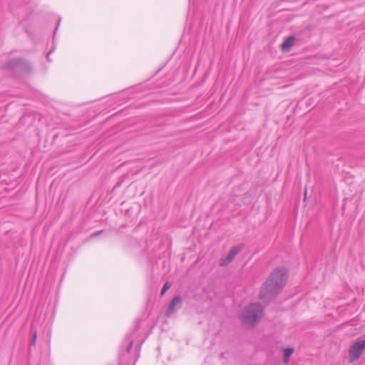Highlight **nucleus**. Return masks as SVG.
<instances>
[{
    "label": "nucleus",
    "instance_id": "nucleus-4",
    "mask_svg": "<svg viewBox=\"0 0 365 365\" xmlns=\"http://www.w3.org/2000/svg\"><path fill=\"white\" fill-rule=\"evenodd\" d=\"M365 349V339L355 342L349 349L350 362L358 359Z\"/></svg>",
    "mask_w": 365,
    "mask_h": 365
},
{
    "label": "nucleus",
    "instance_id": "nucleus-1",
    "mask_svg": "<svg viewBox=\"0 0 365 365\" xmlns=\"http://www.w3.org/2000/svg\"><path fill=\"white\" fill-rule=\"evenodd\" d=\"M145 337L140 327L136 326L125 337L122 343L120 359L126 365H135L140 356V347Z\"/></svg>",
    "mask_w": 365,
    "mask_h": 365
},
{
    "label": "nucleus",
    "instance_id": "nucleus-12",
    "mask_svg": "<svg viewBox=\"0 0 365 365\" xmlns=\"http://www.w3.org/2000/svg\"><path fill=\"white\" fill-rule=\"evenodd\" d=\"M103 231H98V232H96L95 233H93L92 235V237H96V236H98Z\"/></svg>",
    "mask_w": 365,
    "mask_h": 365
},
{
    "label": "nucleus",
    "instance_id": "nucleus-13",
    "mask_svg": "<svg viewBox=\"0 0 365 365\" xmlns=\"http://www.w3.org/2000/svg\"><path fill=\"white\" fill-rule=\"evenodd\" d=\"M51 52H52V51H51L47 54V56H46V57H47V59H48V61H50V58H49V54H50V53H51Z\"/></svg>",
    "mask_w": 365,
    "mask_h": 365
},
{
    "label": "nucleus",
    "instance_id": "nucleus-6",
    "mask_svg": "<svg viewBox=\"0 0 365 365\" xmlns=\"http://www.w3.org/2000/svg\"><path fill=\"white\" fill-rule=\"evenodd\" d=\"M241 248L237 246L232 247L229 252V254L220 259V266L221 267H226L227 266L230 262H232V260L235 259V257L237 256V255L240 252Z\"/></svg>",
    "mask_w": 365,
    "mask_h": 365
},
{
    "label": "nucleus",
    "instance_id": "nucleus-7",
    "mask_svg": "<svg viewBox=\"0 0 365 365\" xmlns=\"http://www.w3.org/2000/svg\"><path fill=\"white\" fill-rule=\"evenodd\" d=\"M182 298L178 295L173 298L171 300L168 309L166 310L165 315L167 317H170L175 312L181 307Z\"/></svg>",
    "mask_w": 365,
    "mask_h": 365
},
{
    "label": "nucleus",
    "instance_id": "nucleus-11",
    "mask_svg": "<svg viewBox=\"0 0 365 365\" xmlns=\"http://www.w3.org/2000/svg\"><path fill=\"white\" fill-rule=\"evenodd\" d=\"M36 336H37V334H36V331H35L33 333V336H32V339H31V344L32 345H34V344H36Z\"/></svg>",
    "mask_w": 365,
    "mask_h": 365
},
{
    "label": "nucleus",
    "instance_id": "nucleus-3",
    "mask_svg": "<svg viewBox=\"0 0 365 365\" xmlns=\"http://www.w3.org/2000/svg\"><path fill=\"white\" fill-rule=\"evenodd\" d=\"M264 309L259 303H252L245 307L241 314V319L246 325L255 326L263 315Z\"/></svg>",
    "mask_w": 365,
    "mask_h": 365
},
{
    "label": "nucleus",
    "instance_id": "nucleus-9",
    "mask_svg": "<svg viewBox=\"0 0 365 365\" xmlns=\"http://www.w3.org/2000/svg\"><path fill=\"white\" fill-rule=\"evenodd\" d=\"M293 352H294V349L292 348H287L284 349V362L285 364H287L289 363V357L292 354Z\"/></svg>",
    "mask_w": 365,
    "mask_h": 365
},
{
    "label": "nucleus",
    "instance_id": "nucleus-10",
    "mask_svg": "<svg viewBox=\"0 0 365 365\" xmlns=\"http://www.w3.org/2000/svg\"><path fill=\"white\" fill-rule=\"evenodd\" d=\"M170 286L171 285L168 282L165 283L161 290V294L163 295L167 292V290L170 287Z\"/></svg>",
    "mask_w": 365,
    "mask_h": 365
},
{
    "label": "nucleus",
    "instance_id": "nucleus-5",
    "mask_svg": "<svg viewBox=\"0 0 365 365\" xmlns=\"http://www.w3.org/2000/svg\"><path fill=\"white\" fill-rule=\"evenodd\" d=\"M6 66L11 69L17 68L20 71H24L25 73H29L31 71V67L30 64L19 58H14L9 61L7 63Z\"/></svg>",
    "mask_w": 365,
    "mask_h": 365
},
{
    "label": "nucleus",
    "instance_id": "nucleus-8",
    "mask_svg": "<svg viewBox=\"0 0 365 365\" xmlns=\"http://www.w3.org/2000/svg\"><path fill=\"white\" fill-rule=\"evenodd\" d=\"M294 38V36L288 37L282 44V49L284 51H288L290 50L293 45Z\"/></svg>",
    "mask_w": 365,
    "mask_h": 365
},
{
    "label": "nucleus",
    "instance_id": "nucleus-2",
    "mask_svg": "<svg viewBox=\"0 0 365 365\" xmlns=\"http://www.w3.org/2000/svg\"><path fill=\"white\" fill-rule=\"evenodd\" d=\"M287 278V270L277 268L269 275V279L262 285L259 297L262 299H269L275 297L282 289Z\"/></svg>",
    "mask_w": 365,
    "mask_h": 365
}]
</instances>
